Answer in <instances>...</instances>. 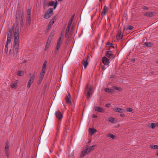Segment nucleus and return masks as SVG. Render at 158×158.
Returning a JSON list of instances; mask_svg holds the SVG:
<instances>
[{"instance_id":"25","label":"nucleus","mask_w":158,"mask_h":158,"mask_svg":"<svg viewBox=\"0 0 158 158\" xmlns=\"http://www.w3.org/2000/svg\"><path fill=\"white\" fill-rule=\"evenodd\" d=\"M134 27L132 26L128 25L126 28H124V29L126 30H131L133 29Z\"/></svg>"},{"instance_id":"64","label":"nucleus","mask_w":158,"mask_h":158,"mask_svg":"<svg viewBox=\"0 0 158 158\" xmlns=\"http://www.w3.org/2000/svg\"><path fill=\"white\" fill-rule=\"evenodd\" d=\"M156 155H157V156H158V152L156 153Z\"/></svg>"},{"instance_id":"58","label":"nucleus","mask_w":158,"mask_h":158,"mask_svg":"<svg viewBox=\"0 0 158 158\" xmlns=\"http://www.w3.org/2000/svg\"><path fill=\"white\" fill-rule=\"evenodd\" d=\"M31 21H29L28 20H27V25L28 26H29L30 23Z\"/></svg>"},{"instance_id":"33","label":"nucleus","mask_w":158,"mask_h":158,"mask_svg":"<svg viewBox=\"0 0 158 158\" xmlns=\"http://www.w3.org/2000/svg\"><path fill=\"white\" fill-rule=\"evenodd\" d=\"M45 72H41H41L40 73V78H43L44 77V75L45 73Z\"/></svg>"},{"instance_id":"13","label":"nucleus","mask_w":158,"mask_h":158,"mask_svg":"<svg viewBox=\"0 0 158 158\" xmlns=\"http://www.w3.org/2000/svg\"><path fill=\"white\" fill-rule=\"evenodd\" d=\"M47 63V61L46 60H45L42 66V68L41 70V72H45Z\"/></svg>"},{"instance_id":"2","label":"nucleus","mask_w":158,"mask_h":158,"mask_svg":"<svg viewBox=\"0 0 158 158\" xmlns=\"http://www.w3.org/2000/svg\"><path fill=\"white\" fill-rule=\"evenodd\" d=\"M96 146V145H94L92 146H90L85 149H83L81 152V154L80 156V158H83L85 155H87L89 153L94 149V147Z\"/></svg>"},{"instance_id":"26","label":"nucleus","mask_w":158,"mask_h":158,"mask_svg":"<svg viewBox=\"0 0 158 158\" xmlns=\"http://www.w3.org/2000/svg\"><path fill=\"white\" fill-rule=\"evenodd\" d=\"M150 127L152 129H154L156 126H157L156 123H151V126H150Z\"/></svg>"},{"instance_id":"36","label":"nucleus","mask_w":158,"mask_h":158,"mask_svg":"<svg viewBox=\"0 0 158 158\" xmlns=\"http://www.w3.org/2000/svg\"><path fill=\"white\" fill-rule=\"evenodd\" d=\"M108 46H110V47H112L113 48H114V46L113 45V44L111 43L108 42L106 44Z\"/></svg>"},{"instance_id":"18","label":"nucleus","mask_w":158,"mask_h":158,"mask_svg":"<svg viewBox=\"0 0 158 158\" xmlns=\"http://www.w3.org/2000/svg\"><path fill=\"white\" fill-rule=\"evenodd\" d=\"M114 110L115 111L120 113H122L123 111V109L118 107L115 109H114Z\"/></svg>"},{"instance_id":"40","label":"nucleus","mask_w":158,"mask_h":158,"mask_svg":"<svg viewBox=\"0 0 158 158\" xmlns=\"http://www.w3.org/2000/svg\"><path fill=\"white\" fill-rule=\"evenodd\" d=\"M70 27H71V26L68 25L67 27V28H66V30L65 31H66L67 33L69 32Z\"/></svg>"},{"instance_id":"63","label":"nucleus","mask_w":158,"mask_h":158,"mask_svg":"<svg viewBox=\"0 0 158 158\" xmlns=\"http://www.w3.org/2000/svg\"><path fill=\"white\" fill-rule=\"evenodd\" d=\"M47 29H48V27L47 28V29H46V32H48V30H49V29H48V30H47Z\"/></svg>"},{"instance_id":"14","label":"nucleus","mask_w":158,"mask_h":158,"mask_svg":"<svg viewBox=\"0 0 158 158\" xmlns=\"http://www.w3.org/2000/svg\"><path fill=\"white\" fill-rule=\"evenodd\" d=\"M95 110L101 113H103L105 111V110L104 109L98 106L95 107Z\"/></svg>"},{"instance_id":"39","label":"nucleus","mask_w":158,"mask_h":158,"mask_svg":"<svg viewBox=\"0 0 158 158\" xmlns=\"http://www.w3.org/2000/svg\"><path fill=\"white\" fill-rule=\"evenodd\" d=\"M126 110L129 112H132L133 110V109L131 108L128 107L126 109Z\"/></svg>"},{"instance_id":"8","label":"nucleus","mask_w":158,"mask_h":158,"mask_svg":"<svg viewBox=\"0 0 158 158\" xmlns=\"http://www.w3.org/2000/svg\"><path fill=\"white\" fill-rule=\"evenodd\" d=\"M22 14H23V13L21 14L20 9H18L16 11V15H18V16H16V17L17 22L19 23V19L20 17H21V15Z\"/></svg>"},{"instance_id":"29","label":"nucleus","mask_w":158,"mask_h":158,"mask_svg":"<svg viewBox=\"0 0 158 158\" xmlns=\"http://www.w3.org/2000/svg\"><path fill=\"white\" fill-rule=\"evenodd\" d=\"M24 72L22 71H19L17 73V75L19 76H22L23 75Z\"/></svg>"},{"instance_id":"31","label":"nucleus","mask_w":158,"mask_h":158,"mask_svg":"<svg viewBox=\"0 0 158 158\" xmlns=\"http://www.w3.org/2000/svg\"><path fill=\"white\" fill-rule=\"evenodd\" d=\"M10 43H7V42L6 41V44L5 48V52H6V53H7V52L8 51V47H7L8 44H9Z\"/></svg>"},{"instance_id":"59","label":"nucleus","mask_w":158,"mask_h":158,"mask_svg":"<svg viewBox=\"0 0 158 158\" xmlns=\"http://www.w3.org/2000/svg\"><path fill=\"white\" fill-rule=\"evenodd\" d=\"M93 117H94V118H96L97 117V115H96L93 114Z\"/></svg>"},{"instance_id":"12","label":"nucleus","mask_w":158,"mask_h":158,"mask_svg":"<svg viewBox=\"0 0 158 158\" xmlns=\"http://www.w3.org/2000/svg\"><path fill=\"white\" fill-rule=\"evenodd\" d=\"M65 100L67 103L69 104L71 103V96L69 93H68V94L66 96Z\"/></svg>"},{"instance_id":"49","label":"nucleus","mask_w":158,"mask_h":158,"mask_svg":"<svg viewBox=\"0 0 158 158\" xmlns=\"http://www.w3.org/2000/svg\"><path fill=\"white\" fill-rule=\"evenodd\" d=\"M43 79V78H42L39 77V81H38L39 84H40V82L42 81Z\"/></svg>"},{"instance_id":"52","label":"nucleus","mask_w":158,"mask_h":158,"mask_svg":"<svg viewBox=\"0 0 158 158\" xmlns=\"http://www.w3.org/2000/svg\"><path fill=\"white\" fill-rule=\"evenodd\" d=\"M120 116L123 117V118H124L125 117V115L124 114H120Z\"/></svg>"},{"instance_id":"4","label":"nucleus","mask_w":158,"mask_h":158,"mask_svg":"<svg viewBox=\"0 0 158 158\" xmlns=\"http://www.w3.org/2000/svg\"><path fill=\"white\" fill-rule=\"evenodd\" d=\"M89 84H87L85 89V92H87V98H89L90 95H92V93L91 92L92 89L91 87H89Z\"/></svg>"},{"instance_id":"1","label":"nucleus","mask_w":158,"mask_h":158,"mask_svg":"<svg viewBox=\"0 0 158 158\" xmlns=\"http://www.w3.org/2000/svg\"><path fill=\"white\" fill-rule=\"evenodd\" d=\"M18 23L17 22V26L15 30V24H13L12 30L14 35V41L13 43L14 49L13 50L14 54L13 56L15 57H17L18 54L19 49V32L20 31V28L18 26Z\"/></svg>"},{"instance_id":"60","label":"nucleus","mask_w":158,"mask_h":158,"mask_svg":"<svg viewBox=\"0 0 158 158\" xmlns=\"http://www.w3.org/2000/svg\"><path fill=\"white\" fill-rule=\"evenodd\" d=\"M46 4L47 3H44V2L43 3V6L44 8V7L46 5Z\"/></svg>"},{"instance_id":"30","label":"nucleus","mask_w":158,"mask_h":158,"mask_svg":"<svg viewBox=\"0 0 158 158\" xmlns=\"http://www.w3.org/2000/svg\"><path fill=\"white\" fill-rule=\"evenodd\" d=\"M115 120V119L114 118H112V117H110L108 118V120L109 122H110L112 123H115V122H114V120Z\"/></svg>"},{"instance_id":"7","label":"nucleus","mask_w":158,"mask_h":158,"mask_svg":"<svg viewBox=\"0 0 158 158\" xmlns=\"http://www.w3.org/2000/svg\"><path fill=\"white\" fill-rule=\"evenodd\" d=\"M55 115L59 121L61 120L63 117L62 114L59 110L56 112Z\"/></svg>"},{"instance_id":"43","label":"nucleus","mask_w":158,"mask_h":158,"mask_svg":"<svg viewBox=\"0 0 158 158\" xmlns=\"http://www.w3.org/2000/svg\"><path fill=\"white\" fill-rule=\"evenodd\" d=\"M27 15H31V10L30 9H28L27 10Z\"/></svg>"},{"instance_id":"34","label":"nucleus","mask_w":158,"mask_h":158,"mask_svg":"<svg viewBox=\"0 0 158 158\" xmlns=\"http://www.w3.org/2000/svg\"><path fill=\"white\" fill-rule=\"evenodd\" d=\"M88 63L87 60H85L84 61L83 64L85 68L88 65Z\"/></svg>"},{"instance_id":"48","label":"nucleus","mask_w":158,"mask_h":158,"mask_svg":"<svg viewBox=\"0 0 158 158\" xmlns=\"http://www.w3.org/2000/svg\"><path fill=\"white\" fill-rule=\"evenodd\" d=\"M110 104L109 103L106 104L105 105V107H110Z\"/></svg>"},{"instance_id":"62","label":"nucleus","mask_w":158,"mask_h":158,"mask_svg":"<svg viewBox=\"0 0 158 158\" xmlns=\"http://www.w3.org/2000/svg\"><path fill=\"white\" fill-rule=\"evenodd\" d=\"M43 2L47 3V0H44Z\"/></svg>"},{"instance_id":"21","label":"nucleus","mask_w":158,"mask_h":158,"mask_svg":"<svg viewBox=\"0 0 158 158\" xmlns=\"http://www.w3.org/2000/svg\"><path fill=\"white\" fill-rule=\"evenodd\" d=\"M24 18L23 14H22L20 18V24L22 26H23V21Z\"/></svg>"},{"instance_id":"23","label":"nucleus","mask_w":158,"mask_h":158,"mask_svg":"<svg viewBox=\"0 0 158 158\" xmlns=\"http://www.w3.org/2000/svg\"><path fill=\"white\" fill-rule=\"evenodd\" d=\"M9 142L8 141H7L6 142V144H5V151H8V148L9 147Z\"/></svg>"},{"instance_id":"19","label":"nucleus","mask_w":158,"mask_h":158,"mask_svg":"<svg viewBox=\"0 0 158 158\" xmlns=\"http://www.w3.org/2000/svg\"><path fill=\"white\" fill-rule=\"evenodd\" d=\"M104 90L106 92L108 93H114V91L113 89H110L108 88H105Z\"/></svg>"},{"instance_id":"35","label":"nucleus","mask_w":158,"mask_h":158,"mask_svg":"<svg viewBox=\"0 0 158 158\" xmlns=\"http://www.w3.org/2000/svg\"><path fill=\"white\" fill-rule=\"evenodd\" d=\"M114 89L118 90L119 91H122V89L119 87H118L117 86H114Z\"/></svg>"},{"instance_id":"56","label":"nucleus","mask_w":158,"mask_h":158,"mask_svg":"<svg viewBox=\"0 0 158 158\" xmlns=\"http://www.w3.org/2000/svg\"><path fill=\"white\" fill-rule=\"evenodd\" d=\"M102 69V70H104L105 67L104 65H102L101 66Z\"/></svg>"},{"instance_id":"20","label":"nucleus","mask_w":158,"mask_h":158,"mask_svg":"<svg viewBox=\"0 0 158 158\" xmlns=\"http://www.w3.org/2000/svg\"><path fill=\"white\" fill-rule=\"evenodd\" d=\"M144 44L146 47H152L153 45V43L152 42H147L145 43Z\"/></svg>"},{"instance_id":"10","label":"nucleus","mask_w":158,"mask_h":158,"mask_svg":"<svg viewBox=\"0 0 158 158\" xmlns=\"http://www.w3.org/2000/svg\"><path fill=\"white\" fill-rule=\"evenodd\" d=\"M110 49H109V51L106 52L105 53V55L108 58H111L112 60L114 57V55L112 54L111 53V51L110 50Z\"/></svg>"},{"instance_id":"61","label":"nucleus","mask_w":158,"mask_h":158,"mask_svg":"<svg viewBox=\"0 0 158 158\" xmlns=\"http://www.w3.org/2000/svg\"><path fill=\"white\" fill-rule=\"evenodd\" d=\"M12 52V50L11 49H10L9 50V54H10L11 52Z\"/></svg>"},{"instance_id":"28","label":"nucleus","mask_w":158,"mask_h":158,"mask_svg":"<svg viewBox=\"0 0 158 158\" xmlns=\"http://www.w3.org/2000/svg\"><path fill=\"white\" fill-rule=\"evenodd\" d=\"M150 147L151 148L153 149H158V146L157 145H151Z\"/></svg>"},{"instance_id":"44","label":"nucleus","mask_w":158,"mask_h":158,"mask_svg":"<svg viewBox=\"0 0 158 158\" xmlns=\"http://www.w3.org/2000/svg\"><path fill=\"white\" fill-rule=\"evenodd\" d=\"M51 42V40H50L49 38L47 41V42L46 43L47 45H48V44L49 45Z\"/></svg>"},{"instance_id":"38","label":"nucleus","mask_w":158,"mask_h":158,"mask_svg":"<svg viewBox=\"0 0 158 158\" xmlns=\"http://www.w3.org/2000/svg\"><path fill=\"white\" fill-rule=\"evenodd\" d=\"M61 43H60V42L58 41L56 46V49H59V48L60 47V45L61 44Z\"/></svg>"},{"instance_id":"46","label":"nucleus","mask_w":158,"mask_h":158,"mask_svg":"<svg viewBox=\"0 0 158 158\" xmlns=\"http://www.w3.org/2000/svg\"><path fill=\"white\" fill-rule=\"evenodd\" d=\"M58 4V3L57 1H56L55 2V4L54 5V9H55L56 7H57V6Z\"/></svg>"},{"instance_id":"6","label":"nucleus","mask_w":158,"mask_h":158,"mask_svg":"<svg viewBox=\"0 0 158 158\" xmlns=\"http://www.w3.org/2000/svg\"><path fill=\"white\" fill-rule=\"evenodd\" d=\"M57 18V15H56L54 17H53L52 20L50 21V22L49 23V24L48 26V29H48H50V28L51 27L52 25L55 22L56 19Z\"/></svg>"},{"instance_id":"11","label":"nucleus","mask_w":158,"mask_h":158,"mask_svg":"<svg viewBox=\"0 0 158 158\" xmlns=\"http://www.w3.org/2000/svg\"><path fill=\"white\" fill-rule=\"evenodd\" d=\"M102 60L104 65H108L110 63L109 60L105 56L102 57Z\"/></svg>"},{"instance_id":"41","label":"nucleus","mask_w":158,"mask_h":158,"mask_svg":"<svg viewBox=\"0 0 158 158\" xmlns=\"http://www.w3.org/2000/svg\"><path fill=\"white\" fill-rule=\"evenodd\" d=\"M31 15H29V14L27 15V20H28L29 21H31Z\"/></svg>"},{"instance_id":"3","label":"nucleus","mask_w":158,"mask_h":158,"mask_svg":"<svg viewBox=\"0 0 158 158\" xmlns=\"http://www.w3.org/2000/svg\"><path fill=\"white\" fill-rule=\"evenodd\" d=\"M53 14V9L50 8L48 10L44 15V18L45 19H47L50 17Z\"/></svg>"},{"instance_id":"16","label":"nucleus","mask_w":158,"mask_h":158,"mask_svg":"<svg viewBox=\"0 0 158 158\" xmlns=\"http://www.w3.org/2000/svg\"><path fill=\"white\" fill-rule=\"evenodd\" d=\"M108 7L106 6H105L103 9V12L102 15H106V12L108 11Z\"/></svg>"},{"instance_id":"17","label":"nucleus","mask_w":158,"mask_h":158,"mask_svg":"<svg viewBox=\"0 0 158 158\" xmlns=\"http://www.w3.org/2000/svg\"><path fill=\"white\" fill-rule=\"evenodd\" d=\"M121 37L120 39H122L123 38V35H122L121 31H119L118 33L117 34L116 38L117 39H119L120 37Z\"/></svg>"},{"instance_id":"53","label":"nucleus","mask_w":158,"mask_h":158,"mask_svg":"<svg viewBox=\"0 0 158 158\" xmlns=\"http://www.w3.org/2000/svg\"><path fill=\"white\" fill-rule=\"evenodd\" d=\"M58 49H56V50H55V52H54V54H57V51H58Z\"/></svg>"},{"instance_id":"32","label":"nucleus","mask_w":158,"mask_h":158,"mask_svg":"<svg viewBox=\"0 0 158 158\" xmlns=\"http://www.w3.org/2000/svg\"><path fill=\"white\" fill-rule=\"evenodd\" d=\"M107 137H110L112 139H114L115 137V136L111 134H109L107 135Z\"/></svg>"},{"instance_id":"37","label":"nucleus","mask_w":158,"mask_h":158,"mask_svg":"<svg viewBox=\"0 0 158 158\" xmlns=\"http://www.w3.org/2000/svg\"><path fill=\"white\" fill-rule=\"evenodd\" d=\"M16 85H17V84L15 83H13L10 86H11V87L12 88H16Z\"/></svg>"},{"instance_id":"51","label":"nucleus","mask_w":158,"mask_h":158,"mask_svg":"<svg viewBox=\"0 0 158 158\" xmlns=\"http://www.w3.org/2000/svg\"><path fill=\"white\" fill-rule=\"evenodd\" d=\"M143 8L146 10H148V8L147 7L145 6H143Z\"/></svg>"},{"instance_id":"22","label":"nucleus","mask_w":158,"mask_h":158,"mask_svg":"<svg viewBox=\"0 0 158 158\" xmlns=\"http://www.w3.org/2000/svg\"><path fill=\"white\" fill-rule=\"evenodd\" d=\"M89 130L90 132L92 134H93L94 133H95L97 131V130L94 128H89Z\"/></svg>"},{"instance_id":"9","label":"nucleus","mask_w":158,"mask_h":158,"mask_svg":"<svg viewBox=\"0 0 158 158\" xmlns=\"http://www.w3.org/2000/svg\"><path fill=\"white\" fill-rule=\"evenodd\" d=\"M35 77V76L33 75L30 78L28 82V84L27 85V87L28 88H29L30 87L31 85L34 81Z\"/></svg>"},{"instance_id":"54","label":"nucleus","mask_w":158,"mask_h":158,"mask_svg":"<svg viewBox=\"0 0 158 158\" xmlns=\"http://www.w3.org/2000/svg\"><path fill=\"white\" fill-rule=\"evenodd\" d=\"M97 10V9L96 11H95V12H94V15H93L92 16V18L93 17H94L96 13Z\"/></svg>"},{"instance_id":"15","label":"nucleus","mask_w":158,"mask_h":158,"mask_svg":"<svg viewBox=\"0 0 158 158\" xmlns=\"http://www.w3.org/2000/svg\"><path fill=\"white\" fill-rule=\"evenodd\" d=\"M144 15L147 17H152L154 16L153 13L152 12H148L145 13Z\"/></svg>"},{"instance_id":"55","label":"nucleus","mask_w":158,"mask_h":158,"mask_svg":"<svg viewBox=\"0 0 158 158\" xmlns=\"http://www.w3.org/2000/svg\"><path fill=\"white\" fill-rule=\"evenodd\" d=\"M58 41L59 42H60V43H61V37H60V38H59V39L58 40Z\"/></svg>"},{"instance_id":"27","label":"nucleus","mask_w":158,"mask_h":158,"mask_svg":"<svg viewBox=\"0 0 158 158\" xmlns=\"http://www.w3.org/2000/svg\"><path fill=\"white\" fill-rule=\"evenodd\" d=\"M55 4V2L53 1H52L51 2H50L47 5L48 6H53Z\"/></svg>"},{"instance_id":"47","label":"nucleus","mask_w":158,"mask_h":158,"mask_svg":"<svg viewBox=\"0 0 158 158\" xmlns=\"http://www.w3.org/2000/svg\"><path fill=\"white\" fill-rule=\"evenodd\" d=\"M49 45H47V44H46V45H45V51H47L49 47Z\"/></svg>"},{"instance_id":"57","label":"nucleus","mask_w":158,"mask_h":158,"mask_svg":"<svg viewBox=\"0 0 158 158\" xmlns=\"http://www.w3.org/2000/svg\"><path fill=\"white\" fill-rule=\"evenodd\" d=\"M114 76L113 75H111L110 76V78H114Z\"/></svg>"},{"instance_id":"24","label":"nucleus","mask_w":158,"mask_h":158,"mask_svg":"<svg viewBox=\"0 0 158 158\" xmlns=\"http://www.w3.org/2000/svg\"><path fill=\"white\" fill-rule=\"evenodd\" d=\"M74 15H73L72 16V17H71V18L70 19V20L69 21V23L68 24V25L71 26V25L74 19Z\"/></svg>"},{"instance_id":"45","label":"nucleus","mask_w":158,"mask_h":158,"mask_svg":"<svg viewBox=\"0 0 158 158\" xmlns=\"http://www.w3.org/2000/svg\"><path fill=\"white\" fill-rule=\"evenodd\" d=\"M69 32H66V31H65V37L66 38H69V35H68V34H69Z\"/></svg>"},{"instance_id":"50","label":"nucleus","mask_w":158,"mask_h":158,"mask_svg":"<svg viewBox=\"0 0 158 158\" xmlns=\"http://www.w3.org/2000/svg\"><path fill=\"white\" fill-rule=\"evenodd\" d=\"M74 154V151H73V152H72L71 154L70 155H69V156H73Z\"/></svg>"},{"instance_id":"42","label":"nucleus","mask_w":158,"mask_h":158,"mask_svg":"<svg viewBox=\"0 0 158 158\" xmlns=\"http://www.w3.org/2000/svg\"><path fill=\"white\" fill-rule=\"evenodd\" d=\"M5 152L7 158H9V153L8 151H5Z\"/></svg>"},{"instance_id":"5","label":"nucleus","mask_w":158,"mask_h":158,"mask_svg":"<svg viewBox=\"0 0 158 158\" xmlns=\"http://www.w3.org/2000/svg\"><path fill=\"white\" fill-rule=\"evenodd\" d=\"M12 31L11 29L10 28H9L7 31V42L8 43H10L11 38Z\"/></svg>"}]
</instances>
